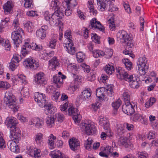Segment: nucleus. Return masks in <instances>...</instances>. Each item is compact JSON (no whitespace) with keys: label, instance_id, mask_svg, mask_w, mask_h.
<instances>
[{"label":"nucleus","instance_id":"obj_1","mask_svg":"<svg viewBox=\"0 0 158 158\" xmlns=\"http://www.w3.org/2000/svg\"><path fill=\"white\" fill-rule=\"evenodd\" d=\"M64 11L65 12V15L67 16L70 15L72 12L70 7L67 6V9L64 7L62 6L52 14H50L48 11H46L44 14V19L47 21H48L51 25L53 24H58L60 22V19L64 15Z\"/></svg>","mask_w":158,"mask_h":158},{"label":"nucleus","instance_id":"obj_2","mask_svg":"<svg viewBox=\"0 0 158 158\" xmlns=\"http://www.w3.org/2000/svg\"><path fill=\"white\" fill-rule=\"evenodd\" d=\"M34 99L40 106L46 107L47 110L49 113L51 114H53L54 112L53 110H54L55 108H53L51 104H47L46 97L44 94H40L39 92L35 93L34 94Z\"/></svg>","mask_w":158,"mask_h":158},{"label":"nucleus","instance_id":"obj_3","mask_svg":"<svg viewBox=\"0 0 158 158\" xmlns=\"http://www.w3.org/2000/svg\"><path fill=\"white\" fill-rule=\"evenodd\" d=\"M4 102L6 105L13 111H17L18 107L15 96L9 91H6L4 98Z\"/></svg>","mask_w":158,"mask_h":158},{"label":"nucleus","instance_id":"obj_4","mask_svg":"<svg viewBox=\"0 0 158 158\" xmlns=\"http://www.w3.org/2000/svg\"><path fill=\"white\" fill-rule=\"evenodd\" d=\"M117 37L123 43L126 44L127 48H132L134 46L131 38L127 32L124 30L120 31L117 34Z\"/></svg>","mask_w":158,"mask_h":158},{"label":"nucleus","instance_id":"obj_5","mask_svg":"<svg viewBox=\"0 0 158 158\" xmlns=\"http://www.w3.org/2000/svg\"><path fill=\"white\" fill-rule=\"evenodd\" d=\"M147 62V60L145 57H141L138 59L137 64L139 72L141 76L144 75L148 70V67Z\"/></svg>","mask_w":158,"mask_h":158},{"label":"nucleus","instance_id":"obj_6","mask_svg":"<svg viewBox=\"0 0 158 158\" xmlns=\"http://www.w3.org/2000/svg\"><path fill=\"white\" fill-rule=\"evenodd\" d=\"M23 34L24 32L20 28L12 32L11 38L16 47H18V44L22 42V35Z\"/></svg>","mask_w":158,"mask_h":158},{"label":"nucleus","instance_id":"obj_7","mask_svg":"<svg viewBox=\"0 0 158 158\" xmlns=\"http://www.w3.org/2000/svg\"><path fill=\"white\" fill-rule=\"evenodd\" d=\"M80 127L81 131L88 135L94 134L96 131L95 126L92 124L82 123L81 124Z\"/></svg>","mask_w":158,"mask_h":158},{"label":"nucleus","instance_id":"obj_8","mask_svg":"<svg viewBox=\"0 0 158 158\" xmlns=\"http://www.w3.org/2000/svg\"><path fill=\"white\" fill-rule=\"evenodd\" d=\"M116 73L117 77L120 79H124L126 81H130L131 76L127 73L121 67H118L116 69Z\"/></svg>","mask_w":158,"mask_h":158},{"label":"nucleus","instance_id":"obj_9","mask_svg":"<svg viewBox=\"0 0 158 158\" xmlns=\"http://www.w3.org/2000/svg\"><path fill=\"white\" fill-rule=\"evenodd\" d=\"M68 111L69 115H72L73 116V118L75 122H80L81 119V116L79 114V112L77 108L73 106L70 107L69 108Z\"/></svg>","mask_w":158,"mask_h":158},{"label":"nucleus","instance_id":"obj_10","mask_svg":"<svg viewBox=\"0 0 158 158\" xmlns=\"http://www.w3.org/2000/svg\"><path fill=\"white\" fill-rule=\"evenodd\" d=\"M20 135L19 131L18 128L10 129V137L11 139V140L19 143L20 139Z\"/></svg>","mask_w":158,"mask_h":158},{"label":"nucleus","instance_id":"obj_11","mask_svg":"<svg viewBox=\"0 0 158 158\" xmlns=\"http://www.w3.org/2000/svg\"><path fill=\"white\" fill-rule=\"evenodd\" d=\"M134 106L130 102H125L122 106V110L123 112L128 115L132 114L134 112Z\"/></svg>","mask_w":158,"mask_h":158},{"label":"nucleus","instance_id":"obj_12","mask_svg":"<svg viewBox=\"0 0 158 158\" xmlns=\"http://www.w3.org/2000/svg\"><path fill=\"white\" fill-rule=\"evenodd\" d=\"M69 145L71 149L74 151L78 150L80 147V142L75 138L70 139L69 140Z\"/></svg>","mask_w":158,"mask_h":158},{"label":"nucleus","instance_id":"obj_13","mask_svg":"<svg viewBox=\"0 0 158 158\" xmlns=\"http://www.w3.org/2000/svg\"><path fill=\"white\" fill-rule=\"evenodd\" d=\"M44 74L42 72L37 73L34 77L35 82L38 84H46L47 81L46 79L44 77Z\"/></svg>","mask_w":158,"mask_h":158},{"label":"nucleus","instance_id":"obj_14","mask_svg":"<svg viewBox=\"0 0 158 158\" xmlns=\"http://www.w3.org/2000/svg\"><path fill=\"white\" fill-rule=\"evenodd\" d=\"M89 26L92 27H94L95 29H98L102 32H105L104 27L102 25L100 22L97 21L96 18H94L90 21Z\"/></svg>","mask_w":158,"mask_h":158},{"label":"nucleus","instance_id":"obj_15","mask_svg":"<svg viewBox=\"0 0 158 158\" xmlns=\"http://www.w3.org/2000/svg\"><path fill=\"white\" fill-rule=\"evenodd\" d=\"M66 76L64 75H62L59 76L58 75H55L53 77V82L55 84L54 85L55 87L59 88L60 87L62 84L63 79H65Z\"/></svg>","mask_w":158,"mask_h":158},{"label":"nucleus","instance_id":"obj_16","mask_svg":"<svg viewBox=\"0 0 158 158\" xmlns=\"http://www.w3.org/2000/svg\"><path fill=\"white\" fill-rule=\"evenodd\" d=\"M18 143L12 140H9L7 144L8 148L11 151L16 153H18L20 151L19 147L18 145H17Z\"/></svg>","mask_w":158,"mask_h":158},{"label":"nucleus","instance_id":"obj_17","mask_svg":"<svg viewBox=\"0 0 158 158\" xmlns=\"http://www.w3.org/2000/svg\"><path fill=\"white\" fill-rule=\"evenodd\" d=\"M82 95L77 98L78 101L81 102L89 99L91 96V91L90 89H85L82 92Z\"/></svg>","mask_w":158,"mask_h":158},{"label":"nucleus","instance_id":"obj_18","mask_svg":"<svg viewBox=\"0 0 158 158\" xmlns=\"http://www.w3.org/2000/svg\"><path fill=\"white\" fill-rule=\"evenodd\" d=\"M17 123L16 119L13 117L10 118H7L6 121L5 123L7 126L11 129L17 128L16 127V124Z\"/></svg>","mask_w":158,"mask_h":158},{"label":"nucleus","instance_id":"obj_19","mask_svg":"<svg viewBox=\"0 0 158 158\" xmlns=\"http://www.w3.org/2000/svg\"><path fill=\"white\" fill-rule=\"evenodd\" d=\"M99 123L100 125L103 126V128L105 130L106 133H108L109 134L110 133L109 123L106 118H100L99 121Z\"/></svg>","mask_w":158,"mask_h":158},{"label":"nucleus","instance_id":"obj_20","mask_svg":"<svg viewBox=\"0 0 158 158\" xmlns=\"http://www.w3.org/2000/svg\"><path fill=\"white\" fill-rule=\"evenodd\" d=\"M49 68L52 71L55 70L59 65V61L56 57H54L49 61Z\"/></svg>","mask_w":158,"mask_h":158},{"label":"nucleus","instance_id":"obj_21","mask_svg":"<svg viewBox=\"0 0 158 158\" xmlns=\"http://www.w3.org/2000/svg\"><path fill=\"white\" fill-rule=\"evenodd\" d=\"M69 43L65 44L64 46L68 52L71 54H74L75 52V48L73 47V44L71 39H69Z\"/></svg>","mask_w":158,"mask_h":158},{"label":"nucleus","instance_id":"obj_22","mask_svg":"<svg viewBox=\"0 0 158 158\" xmlns=\"http://www.w3.org/2000/svg\"><path fill=\"white\" fill-rule=\"evenodd\" d=\"M106 88L104 87L98 88L96 90V95L98 98L105 99Z\"/></svg>","mask_w":158,"mask_h":158},{"label":"nucleus","instance_id":"obj_23","mask_svg":"<svg viewBox=\"0 0 158 158\" xmlns=\"http://www.w3.org/2000/svg\"><path fill=\"white\" fill-rule=\"evenodd\" d=\"M30 44L28 42L25 41L24 44L23 45L21 53L24 57L29 54L30 51Z\"/></svg>","mask_w":158,"mask_h":158},{"label":"nucleus","instance_id":"obj_24","mask_svg":"<svg viewBox=\"0 0 158 158\" xmlns=\"http://www.w3.org/2000/svg\"><path fill=\"white\" fill-rule=\"evenodd\" d=\"M50 155L52 158H67L64 154L62 153L59 150L52 152Z\"/></svg>","mask_w":158,"mask_h":158},{"label":"nucleus","instance_id":"obj_25","mask_svg":"<svg viewBox=\"0 0 158 158\" xmlns=\"http://www.w3.org/2000/svg\"><path fill=\"white\" fill-rule=\"evenodd\" d=\"M107 1L106 0H97V4L100 6L99 10L101 11H103L107 9Z\"/></svg>","mask_w":158,"mask_h":158},{"label":"nucleus","instance_id":"obj_26","mask_svg":"<svg viewBox=\"0 0 158 158\" xmlns=\"http://www.w3.org/2000/svg\"><path fill=\"white\" fill-rule=\"evenodd\" d=\"M56 117V116L53 115L48 116L47 118L46 122L48 127L50 128L54 125V122Z\"/></svg>","mask_w":158,"mask_h":158},{"label":"nucleus","instance_id":"obj_27","mask_svg":"<svg viewBox=\"0 0 158 158\" xmlns=\"http://www.w3.org/2000/svg\"><path fill=\"white\" fill-rule=\"evenodd\" d=\"M130 76H131L130 81H127L130 82V86L133 88H138L139 85H138L137 81L135 80V78L134 80L133 79L134 77L132 75H130Z\"/></svg>","mask_w":158,"mask_h":158},{"label":"nucleus","instance_id":"obj_28","mask_svg":"<svg viewBox=\"0 0 158 158\" xmlns=\"http://www.w3.org/2000/svg\"><path fill=\"white\" fill-rule=\"evenodd\" d=\"M102 56H105L107 58L111 57L113 54V51L112 49L106 48L104 52L102 51L101 52Z\"/></svg>","mask_w":158,"mask_h":158},{"label":"nucleus","instance_id":"obj_29","mask_svg":"<svg viewBox=\"0 0 158 158\" xmlns=\"http://www.w3.org/2000/svg\"><path fill=\"white\" fill-rule=\"evenodd\" d=\"M3 9L5 13L10 12L12 8L11 2L8 1L3 6Z\"/></svg>","mask_w":158,"mask_h":158},{"label":"nucleus","instance_id":"obj_30","mask_svg":"<svg viewBox=\"0 0 158 158\" xmlns=\"http://www.w3.org/2000/svg\"><path fill=\"white\" fill-rule=\"evenodd\" d=\"M104 69L109 75L111 74L114 71V67L112 65L108 64L104 67Z\"/></svg>","mask_w":158,"mask_h":158},{"label":"nucleus","instance_id":"obj_31","mask_svg":"<svg viewBox=\"0 0 158 158\" xmlns=\"http://www.w3.org/2000/svg\"><path fill=\"white\" fill-rule=\"evenodd\" d=\"M118 143L121 145H123L125 147H127L128 144L127 143V139L125 137L122 136L120 138L118 141Z\"/></svg>","mask_w":158,"mask_h":158},{"label":"nucleus","instance_id":"obj_32","mask_svg":"<svg viewBox=\"0 0 158 158\" xmlns=\"http://www.w3.org/2000/svg\"><path fill=\"white\" fill-rule=\"evenodd\" d=\"M122 62L124 64L126 68L128 70L132 68V63L127 59H124L122 60Z\"/></svg>","mask_w":158,"mask_h":158},{"label":"nucleus","instance_id":"obj_33","mask_svg":"<svg viewBox=\"0 0 158 158\" xmlns=\"http://www.w3.org/2000/svg\"><path fill=\"white\" fill-rule=\"evenodd\" d=\"M67 6L73 8L77 4L76 0H64Z\"/></svg>","mask_w":158,"mask_h":158},{"label":"nucleus","instance_id":"obj_34","mask_svg":"<svg viewBox=\"0 0 158 158\" xmlns=\"http://www.w3.org/2000/svg\"><path fill=\"white\" fill-rule=\"evenodd\" d=\"M39 67L38 62L32 58L30 59V69H36Z\"/></svg>","mask_w":158,"mask_h":158},{"label":"nucleus","instance_id":"obj_35","mask_svg":"<svg viewBox=\"0 0 158 158\" xmlns=\"http://www.w3.org/2000/svg\"><path fill=\"white\" fill-rule=\"evenodd\" d=\"M56 139V137L52 134H51L48 137V144L50 146V149H52L54 147V140Z\"/></svg>","mask_w":158,"mask_h":158},{"label":"nucleus","instance_id":"obj_36","mask_svg":"<svg viewBox=\"0 0 158 158\" xmlns=\"http://www.w3.org/2000/svg\"><path fill=\"white\" fill-rule=\"evenodd\" d=\"M131 118L133 121H140L143 119V116L140 114L136 113L132 115Z\"/></svg>","mask_w":158,"mask_h":158},{"label":"nucleus","instance_id":"obj_37","mask_svg":"<svg viewBox=\"0 0 158 158\" xmlns=\"http://www.w3.org/2000/svg\"><path fill=\"white\" fill-rule=\"evenodd\" d=\"M124 126L122 124L117 125V133L118 135L120 136L122 135L124 132Z\"/></svg>","mask_w":158,"mask_h":158},{"label":"nucleus","instance_id":"obj_38","mask_svg":"<svg viewBox=\"0 0 158 158\" xmlns=\"http://www.w3.org/2000/svg\"><path fill=\"white\" fill-rule=\"evenodd\" d=\"M113 85H110L108 86L107 89H106L105 93H106L105 95L107 94V95L110 97H112L114 95V92L113 89Z\"/></svg>","mask_w":158,"mask_h":158},{"label":"nucleus","instance_id":"obj_39","mask_svg":"<svg viewBox=\"0 0 158 158\" xmlns=\"http://www.w3.org/2000/svg\"><path fill=\"white\" fill-rule=\"evenodd\" d=\"M36 35L37 36L40 38L41 39H43L46 37V32L39 29L37 31Z\"/></svg>","mask_w":158,"mask_h":158},{"label":"nucleus","instance_id":"obj_40","mask_svg":"<svg viewBox=\"0 0 158 158\" xmlns=\"http://www.w3.org/2000/svg\"><path fill=\"white\" fill-rule=\"evenodd\" d=\"M156 99L153 97H151L149 100L145 104V107L146 108H149L152 106L153 104L156 102Z\"/></svg>","mask_w":158,"mask_h":158},{"label":"nucleus","instance_id":"obj_41","mask_svg":"<svg viewBox=\"0 0 158 158\" xmlns=\"http://www.w3.org/2000/svg\"><path fill=\"white\" fill-rule=\"evenodd\" d=\"M123 99L125 102H130V97L129 93L127 91L124 92L123 94Z\"/></svg>","mask_w":158,"mask_h":158},{"label":"nucleus","instance_id":"obj_42","mask_svg":"<svg viewBox=\"0 0 158 158\" xmlns=\"http://www.w3.org/2000/svg\"><path fill=\"white\" fill-rule=\"evenodd\" d=\"M59 2L58 0H54L52 1L51 2V5L52 9L54 10H55L56 11L58 9H59L58 7V5Z\"/></svg>","mask_w":158,"mask_h":158},{"label":"nucleus","instance_id":"obj_43","mask_svg":"<svg viewBox=\"0 0 158 158\" xmlns=\"http://www.w3.org/2000/svg\"><path fill=\"white\" fill-rule=\"evenodd\" d=\"M89 4V8L90 10V12H92L94 15H95L97 13V11L96 10H95L94 7L93 5V3L92 2L88 1Z\"/></svg>","mask_w":158,"mask_h":158},{"label":"nucleus","instance_id":"obj_44","mask_svg":"<svg viewBox=\"0 0 158 158\" xmlns=\"http://www.w3.org/2000/svg\"><path fill=\"white\" fill-rule=\"evenodd\" d=\"M42 46H40L33 42L30 44V48L33 50L39 51L42 49Z\"/></svg>","mask_w":158,"mask_h":158},{"label":"nucleus","instance_id":"obj_45","mask_svg":"<svg viewBox=\"0 0 158 158\" xmlns=\"http://www.w3.org/2000/svg\"><path fill=\"white\" fill-rule=\"evenodd\" d=\"M76 56L78 61L80 62H83L85 58V55L83 53L81 52L77 53L76 55Z\"/></svg>","mask_w":158,"mask_h":158},{"label":"nucleus","instance_id":"obj_46","mask_svg":"<svg viewBox=\"0 0 158 158\" xmlns=\"http://www.w3.org/2000/svg\"><path fill=\"white\" fill-rule=\"evenodd\" d=\"M121 100L118 99L115 102L112 103V105L114 109H118L121 105Z\"/></svg>","mask_w":158,"mask_h":158},{"label":"nucleus","instance_id":"obj_47","mask_svg":"<svg viewBox=\"0 0 158 158\" xmlns=\"http://www.w3.org/2000/svg\"><path fill=\"white\" fill-rule=\"evenodd\" d=\"M125 45L126 46V49L123 51V53L125 55H129L130 57L132 58H133L135 57V56L132 53L131 51L130 50V49H129L130 48H126V44H125Z\"/></svg>","mask_w":158,"mask_h":158},{"label":"nucleus","instance_id":"obj_48","mask_svg":"<svg viewBox=\"0 0 158 158\" xmlns=\"http://www.w3.org/2000/svg\"><path fill=\"white\" fill-rule=\"evenodd\" d=\"M108 24L109 26V27L110 30L111 31H114L116 29V27L115 24H114V22L113 19H110L108 20Z\"/></svg>","mask_w":158,"mask_h":158},{"label":"nucleus","instance_id":"obj_49","mask_svg":"<svg viewBox=\"0 0 158 158\" xmlns=\"http://www.w3.org/2000/svg\"><path fill=\"white\" fill-rule=\"evenodd\" d=\"M92 39L95 43L99 44L100 43V37L98 36L96 34H92Z\"/></svg>","mask_w":158,"mask_h":158},{"label":"nucleus","instance_id":"obj_50","mask_svg":"<svg viewBox=\"0 0 158 158\" xmlns=\"http://www.w3.org/2000/svg\"><path fill=\"white\" fill-rule=\"evenodd\" d=\"M2 45L5 47L6 50H10V45L9 40H5L2 43Z\"/></svg>","mask_w":158,"mask_h":158},{"label":"nucleus","instance_id":"obj_51","mask_svg":"<svg viewBox=\"0 0 158 158\" xmlns=\"http://www.w3.org/2000/svg\"><path fill=\"white\" fill-rule=\"evenodd\" d=\"M44 124L43 121L42 119H40L37 118V121L35 124V126L38 128L43 126Z\"/></svg>","mask_w":158,"mask_h":158},{"label":"nucleus","instance_id":"obj_52","mask_svg":"<svg viewBox=\"0 0 158 158\" xmlns=\"http://www.w3.org/2000/svg\"><path fill=\"white\" fill-rule=\"evenodd\" d=\"M111 2L110 1V2L109 4V10L111 12L117 11L118 8L117 7H115V6L114 5V4Z\"/></svg>","mask_w":158,"mask_h":158},{"label":"nucleus","instance_id":"obj_53","mask_svg":"<svg viewBox=\"0 0 158 158\" xmlns=\"http://www.w3.org/2000/svg\"><path fill=\"white\" fill-rule=\"evenodd\" d=\"M103 148L102 149V150L103 151H106L108 154H109L110 156V154H112L113 152V149L112 148H111L110 146H106V147L104 148V150L103 149Z\"/></svg>","mask_w":158,"mask_h":158},{"label":"nucleus","instance_id":"obj_54","mask_svg":"<svg viewBox=\"0 0 158 158\" xmlns=\"http://www.w3.org/2000/svg\"><path fill=\"white\" fill-rule=\"evenodd\" d=\"M16 62L12 61L11 60L10 63H9V68L12 71H13L16 68L18 65L16 64Z\"/></svg>","mask_w":158,"mask_h":158},{"label":"nucleus","instance_id":"obj_55","mask_svg":"<svg viewBox=\"0 0 158 158\" xmlns=\"http://www.w3.org/2000/svg\"><path fill=\"white\" fill-rule=\"evenodd\" d=\"M2 134L0 132V148H5V141L4 140L2 136Z\"/></svg>","mask_w":158,"mask_h":158},{"label":"nucleus","instance_id":"obj_56","mask_svg":"<svg viewBox=\"0 0 158 158\" xmlns=\"http://www.w3.org/2000/svg\"><path fill=\"white\" fill-rule=\"evenodd\" d=\"M102 51L100 50H94L92 52L93 56L95 58H98L101 55L102 56L101 54Z\"/></svg>","mask_w":158,"mask_h":158},{"label":"nucleus","instance_id":"obj_57","mask_svg":"<svg viewBox=\"0 0 158 158\" xmlns=\"http://www.w3.org/2000/svg\"><path fill=\"white\" fill-rule=\"evenodd\" d=\"M54 116H56V118H57V121L59 122H61L64 119V117L63 115L60 113H58L57 114H56Z\"/></svg>","mask_w":158,"mask_h":158},{"label":"nucleus","instance_id":"obj_58","mask_svg":"<svg viewBox=\"0 0 158 158\" xmlns=\"http://www.w3.org/2000/svg\"><path fill=\"white\" fill-rule=\"evenodd\" d=\"M34 156L35 158H39V157L40 156V150L39 149H38L35 148L34 149Z\"/></svg>","mask_w":158,"mask_h":158},{"label":"nucleus","instance_id":"obj_59","mask_svg":"<svg viewBox=\"0 0 158 158\" xmlns=\"http://www.w3.org/2000/svg\"><path fill=\"white\" fill-rule=\"evenodd\" d=\"M56 41L55 39H52L50 42L49 44L48 45L49 47L52 48H54L56 44Z\"/></svg>","mask_w":158,"mask_h":158},{"label":"nucleus","instance_id":"obj_60","mask_svg":"<svg viewBox=\"0 0 158 158\" xmlns=\"http://www.w3.org/2000/svg\"><path fill=\"white\" fill-rule=\"evenodd\" d=\"M92 140L90 138H89L85 142V147L86 148H90V145L92 143Z\"/></svg>","mask_w":158,"mask_h":158},{"label":"nucleus","instance_id":"obj_61","mask_svg":"<svg viewBox=\"0 0 158 158\" xmlns=\"http://www.w3.org/2000/svg\"><path fill=\"white\" fill-rule=\"evenodd\" d=\"M108 136L109 137H111L112 136V135L110 133L109 134L108 133H106L105 132H102L101 135V138L103 140L106 139V137Z\"/></svg>","mask_w":158,"mask_h":158},{"label":"nucleus","instance_id":"obj_62","mask_svg":"<svg viewBox=\"0 0 158 158\" xmlns=\"http://www.w3.org/2000/svg\"><path fill=\"white\" fill-rule=\"evenodd\" d=\"M156 135V133L155 132L150 131L149 132L148 138L150 139H153L155 137Z\"/></svg>","mask_w":158,"mask_h":158},{"label":"nucleus","instance_id":"obj_63","mask_svg":"<svg viewBox=\"0 0 158 158\" xmlns=\"http://www.w3.org/2000/svg\"><path fill=\"white\" fill-rule=\"evenodd\" d=\"M59 95L60 93L59 92L57 91L54 92L53 94L52 99L54 101H55L56 102H57Z\"/></svg>","mask_w":158,"mask_h":158},{"label":"nucleus","instance_id":"obj_64","mask_svg":"<svg viewBox=\"0 0 158 158\" xmlns=\"http://www.w3.org/2000/svg\"><path fill=\"white\" fill-rule=\"evenodd\" d=\"M43 135L41 133H38L35 135V140L36 141L42 140L43 139Z\"/></svg>","mask_w":158,"mask_h":158}]
</instances>
